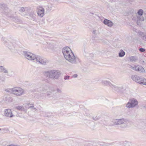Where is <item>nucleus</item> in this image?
I'll use <instances>...</instances> for the list:
<instances>
[{"label":"nucleus","mask_w":146,"mask_h":146,"mask_svg":"<svg viewBox=\"0 0 146 146\" xmlns=\"http://www.w3.org/2000/svg\"><path fill=\"white\" fill-rule=\"evenodd\" d=\"M12 89H6L5 90V91L8 92H10L12 93V91H11V90H12Z\"/></svg>","instance_id":"c9c22d12"},{"label":"nucleus","mask_w":146,"mask_h":146,"mask_svg":"<svg viewBox=\"0 0 146 146\" xmlns=\"http://www.w3.org/2000/svg\"><path fill=\"white\" fill-rule=\"evenodd\" d=\"M7 41H5V42L6 43H7V44H6V45L7 46L8 48L10 49H13L14 47L12 43H10V44H9V43L7 42Z\"/></svg>","instance_id":"4be33fe9"},{"label":"nucleus","mask_w":146,"mask_h":146,"mask_svg":"<svg viewBox=\"0 0 146 146\" xmlns=\"http://www.w3.org/2000/svg\"><path fill=\"white\" fill-rule=\"evenodd\" d=\"M64 57L66 60L72 63L76 64L79 61L78 58L75 56L72 51L68 53L66 56H64Z\"/></svg>","instance_id":"f03ea898"},{"label":"nucleus","mask_w":146,"mask_h":146,"mask_svg":"<svg viewBox=\"0 0 146 146\" xmlns=\"http://www.w3.org/2000/svg\"><path fill=\"white\" fill-rule=\"evenodd\" d=\"M0 7L2 9H3V13L5 15H6L9 16V10L6 7V6L5 4H1L0 5Z\"/></svg>","instance_id":"6e6552de"},{"label":"nucleus","mask_w":146,"mask_h":146,"mask_svg":"<svg viewBox=\"0 0 146 146\" xmlns=\"http://www.w3.org/2000/svg\"><path fill=\"white\" fill-rule=\"evenodd\" d=\"M141 63L142 64H143V65H144L145 64V62L144 61H143V60L141 61Z\"/></svg>","instance_id":"a19ab883"},{"label":"nucleus","mask_w":146,"mask_h":146,"mask_svg":"<svg viewBox=\"0 0 146 146\" xmlns=\"http://www.w3.org/2000/svg\"><path fill=\"white\" fill-rule=\"evenodd\" d=\"M137 24L139 26H140L142 24V21H143L144 20V18L143 17H140V16H137Z\"/></svg>","instance_id":"dca6fc26"},{"label":"nucleus","mask_w":146,"mask_h":146,"mask_svg":"<svg viewBox=\"0 0 146 146\" xmlns=\"http://www.w3.org/2000/svg\"><path fill=\"white\" fill-rule=\"evenodd\" d=\"M29 15L30 17V19L34 21H36L35 15L33 13V12L31 11L29 13Z\"/></svg>","instance_id":"a211bd4d"},{"label":"nucleus","mask_w":146,"mask_h":146,"mask_svg":"<svg viewBox=\"0 0 146 146\" xmlns=\"http://www.w3.org/2000/svg\"><path fill=\"white\" fill-rule=\"evenodd\" d=\"M110 86L115 91L119 92H122V90L123 88V87H119L113 84H111Z\"/></svg>","instance_id":"9d476101"},{"label":"nucleus","mask_w":146,"mask_h":146,"mask_svg":"<svg viewBox=\"0 0 146 146\" xmlns=\"http://www.w3.org/2000/svg\"><path fill=\"white\" fill-rule=\"evenodd\" d=\"M44 9L42 7H40L38 9L37 11V14L38 15L40 16L41 17H42L44 15Z\"/></svg>","instance_id":"2eb2a0df"},{"label":"nucleus","mask_w":146,"mask_h":146,"mask_svg":"<svg viewBox=\"0 0 146 146\" xmlns=\"http://www.w3.org/2000/svg\"><path fill=\"white\" fill-rule=\"evenodd\" d=\"M96 31L95 30H93V33L94 34H95L96 33Z\"/></svg>","instance_id":"c03bdc74"},{"label":"nucleus","mask_w":146,"mask_h":146,"mask_svg":"<svg viewBox=\"0 0 146 146\" xmlns=\"http://www.w3.org/2000/svg\"><path fill=\"white\" fill-rule=\"evenodd\" d=\"M139 35L143 40L146 41V33L140 32L139 33Z\"/></svg>","instance_id":"f3484780"},{"label":"nucleus","mask_w":146,"mask_h":146,"mask_svg":"<svg viewBox=\"0 0 146 146\" xmlns=\"http://www.w3.org/2000/svg\"><path fill=\"white\" fill-rule=\"evenodd\" d=\"M78 76V75L77 74H74L72 76V77L74 78H75L77 77Z\"/></svg>","instance_id":"ea45409f"},{"label":"nucleus","mask_w":146,"mask_h":146,"mask_svg":"<svg viewBox=\"0 0 146 146\" xmlns=\"http://www.w3.org/2000/svg\"><path fill=\"white\" fill-rule=\"evenodd\" d=\"M102 83L104 85L108 86H110L111 84V83L109 81L107 80H102Z\"/></svg>","instance_id":"6ab92c4d"},{"label":"nucleus","mask_w":146,"mask_h":146,"mask_svg":"<svg viewBox=\"0 0 146 146\" xmlns=\"http://www.w3.org/2000/svg\"><path fill=\"white\" fill-rule=\"evenodd\" d=\"M70 78V76H64V79L65 80H69Z\"/></svg>","instance_id":"f704fd0d"},{"label":"nucleus","mask_w":146,"mask_h":146,"mask_svg":"<svg viewBox=\"0 0 146 146\" xmlns=\"http://www.w3.org/2000/svg\"><path fill=\"white\" fill-rule=\"evenodd\" d=\"M36 96V98H37V97H36L37 96Z\"/></svg>","instance_id":"49530a36"},{"label":"nucleus","mask_w":146,"mask_h":146,"mask_svg":"<svg viewBox=\"0 0 146 146\" xmlns=\"http://www.w3.org/2000/svg\"><path fill=\"white\" fill-rule=\"evenodd\" d=\"M144 107L146 108V105L144 106Z\"/></svg>","instance_id":"a18cd8bd"},{"label":"nucleus","mask_w":146,"mask_h":146,"mask_svg":"<svg viewBox=\"0 0 146 146\" xmlns=\"http://www.w3.org/2000/svg\"><path fill=\"white\" fill-rule=\"evenodd\" d=\"M12 93L17 96H21L23 92V90L20 88H15L11 90Z\"/></svg>","instance_id":"423d86ee"},{"label":"nucleus","mask_w":146,"mask_h":146,"mask_svg":"<svg viewBox=\"0 0 146 146\" xmlns=\"http://www.w3.org/2000/svg\"><path fill=\"white\" fill-rule=\"evenodd\" d=\"M129 100L132 101V100H137L136 99H135L134 98H132L130 99H129Z\"/></svg>","instance_id":"37998d69"},{"label":"nucleus","mask_w":146,"mask_h":146,"mask_svg":"<svg viewBox=\"0 0 146 146\" xmlns=\"http://www.w3.org/2000/svg\"><path fill=\"white\" fill-rule=\"evenodd\" d=\"M129 59L131 62H135L138 60V58L136 56H131L130 57Z\"/></svg>","instance_id":"aec40b11"},{"label":"nucleus","mask_w":146,"mask_h":146,"mask_svg":"<svg viewBox=\"0 0 146 146\" xmlns=\"http://www.w3.org/2000/svg\"><path fill=\"white\" fill-rule=\"evenodd\" d=\"M100 118V117L98 116L96 117H93V119L94 120L96 121L98 120Z\"/></svg>","instance_id":"7c9ffc66"},{"label":"nucleus","mask_w":146,"mask_h":146,"mask_svg":"<svg viewBox=\"0 0 146 146\" xmlns=\"http://www.w3.org/2000/svg\"><path fill=\"white\" fill-rule=\"evenodd\" d=\"M138 104L137 101H130L126 104V107L128 108H133L137 106Z\"/></svg>","instance_id":"1a4fd4ad"},{"label":"nucleus","mask_w":146,"mask_h":146,"mask_svg":"<svg viewBox=\"0 0 146 146\" xmlns=\"http://www.w3.org/2000/svg\"><path fill=\"white\" fill-rule=\"evenodd\" d=\"M48 10L50 11L52 9V6L51 5H48Z\"/></svg>","instance_id":"72a5a7b5"},{"label":"nucleus","mask_w":146,"mask_h":146,"mask_svg":"<svg viewBox=\"0 0 146 146\" xmlns=\"http://www.w3.org/2000/svg\"><path fill=\"white\" fill-rule=\"evenodd\" d=\"M125 53L123 50H121L119 53V56L120 57H123L125 55Z\"/></svg>","instance_id":"b1692460"},{"label":"nucleus","mask_w":146,"mask_h":146,"mask_svg":"<svg viewBox=\"0 0 146 146\" xmlns=\"http://www.w3.org/2000/svg\"><path fill=\"white\" fill-rule=\"evenodd\" d=\"M3 70V71H2V72H3L4 73H7L8 72V71H7V70H6V69H5L4 68V70Z\"/></svg>","instance_id":"58836bf2"},{"label":"nucleus","mask_w":146,"mask_h":146,"mask_svg":"<svg viewBox=\"0 0 146 146\" xmlns=\"http://www.w3.org/2000/svg\"><path fill=\"white\" fill-rule=\"evenodd\" d=\"M3 99V100H12L10 96L9 95H5Z\"/></svg>","instance_id":"393cba45"},{"label":"nucleus","mask_w":146,"mask_h":146,"mask_svg":"<svg viewBox=\"0 0 146 146\" xmlns=\"http://www.w3.org/2000/svg\"><path fill=\"white\" fill-rule=\"evenodd\" d=\"M36 60L40 63V64L43 65H45L46 64V60L42 57H41L38 56L36 55Z\"/></svg>","instance_id":"0eeeda50"},{"label":"nucleus","mask_w":146,"mask_h":146,"mask_svg":"<svg viewBox=\"0 0 146 146\" xmlns=\"http://www.w3.org/2000/svg\"><path fill=\"white\" fill-rule=\"evenodd\" d=\"M39 89L40 91L41 90H42V91H44V90H43L44 88H43L40 87Z\"/></svg>","instance_id":"79ce46f5"},{"label":"nucleus","mask_w":146,"mask_h":146,"mask_svg":"<svg viewBox=\"0 0 146 146\" xmlns=\"http://www.w3.org/2000/svg\"><path fill=\"white\" fill-rule=\"evenodd\" d=\"M3 70H4L3 67L2 66H0V71L2 72Z\"/></svg>","instance_id":"e433bc0d"},{"label":"nucleus","mask_w":146,"mask_h":146,"mask_svg":"<svg viewBox=\"0 0 146 146\" xmlns=\"http://www.w3.org/2000/svg\"><path fill=\"white\" fill-rule=\"evenodd\" d=\"M54 91V89H53L51 91V92H47L46 93V95L48 98L52 96V95L53 94V92Z\"/></svg>","instance_id":"412c9836"},{"label":"nucleus","mask_w":146,"mask_h":146,"mask_svg":"<svg viewBox=\"0 0 146 146\" xmlns=\"http://www.w3.org/2000/svg\"><path fill=\"white\" fill-rule=\"evenodd\" d=\"M22 54L28 60H32L36 59V55L30 52L23 51Z\"/></svg>","instance_id":"39448f33"},{"label":"nucleus","mask_w":146,"mask_h":146,"mask_svg":"<svg viewBox=\"0 0 146 146\" xmlns=\"http://www.w3.org/2000/svg\"><path fill=\"white\" fill-rule=\"evenodd\" d=\"M26 105H27V104H26ZM30 105V104H27V105L28 106H26V108H32V110H34V109H35V110H36V109L35 108H33V106H29V105Z\"/></svg>","instance_id":"c756f323"},{"label":"nucleus","mask_w":146,"mask_h":146,"mask_svg":"<svg viewBox=\"0 0 146 146\" xmlns=\"http://www.w3.org/2000/svg\"><path fill=\"white\" fill-rule=\"evenodd\" d=\"M26 8L25 9L23 7H21L19 10V11L20 13H23V12L26 13Z\"/></svg>","instance_id":"cd10ccee"},{"label":"nucleus","mask_w":146,"mask_h":146,"mask_svg":"<svg viewBox=\"0 0 146 146\" xmlns=\"http://www.w3.org/2000/svg\"><path fill=\"white\" fill-rule=\"evenodd\" d=\"M16 109H17L18 110L20 111L24 110H25V108H24L23 106H18L15 107Z\"/></svg>","instance_id":"5701e85b"},{"label":"nucleus","mask_w":146,"mask_h":146,"mask_svg":"<svg viewBox=\"0 0 146 146\" xmlns=\"http://www.w3.org/2000/svg\"><path fill=\"white\" fill-rule=\"evenodd\" d=\"M143 11L142 9H139L137 12V14L140 16V17H142V15L143 14Z\"/></svg>","instance_id":"a878e982"},{"label":"nucleus","mask_w":146,"mask_h":146,"mask_svg":"<svg viewBox=\"0 0 146 146\" xmlns=\"http://www.w3.org/2000/svg\"><path fill=\"white\" fill-rule=\"evenodd\" d=\"M1 130V128H0V131Z\"/></svg>","instance_id":"de8ad7c7"},{"label":"nucleus","mask_w":146,"mask_h":146,"mask_svg":"<svg viewBox=\"0 0 146 146\" xmlns=\"http://www.w3.org/2000/svg\"><path fill=\"white\" fill-rule=\"evenodd\" d=\"M131 79L134 81L141 84L146 85V79L137 75H132Z\"/></svg>","instance_id":"7ed1b4c3"},{"label":"nucleus","mask_w":146,"mask_h":146,"mask_svg":"<svg viewBox=\"0 0 146 146\" xmlns=\"http://www.w3.org/2000/svg\"><path fill=\"white\" fill-rule=\"evenodd\" d=\"M14 19H15L14 21L16 23H18L21 22V21L17 17H14Z\"/></svg>","instance_id":"c85d7f7f"},{"label":"nucleus","mask_w":146,"mask_h":146,"mask_svg":"<svg viewBox=\"0 0 146 146\" xmlns=\"http://www.w3.org/2000/svg\"><path fill=\"white\" fill-rule=\"evenodd\" d=\"M43 73L45 76L53 80L58 79L61 74L60 72L56 70L45 71Z\"/></svg>","instance_id":"f257e3e1"},{"label":"nucleus","mask_w":146,"mask_h":146,"mask_svg":"<svg viewBox=\"0 0 146 146\" xmlns=\"http://www.w3.org/2000/svg\"><path fill=\"white\" fill-rule=\"evenodd\" d=\"M113 123L115 125H121V127L123 128H126L127 126V124L125 123V119L122 118L119 119H114L113 120Z\"/></svg>","instance_id":"20e7f679"},{"label":"nucleus","mask_w":146,"mask_h":146,"mask_svg":"<svg viewBox=\"0 0 146 146\" xmlns=\"http://www.w3.org/2000/svg\"><path fill=\"white\" fill-rule=\"evenodd\" d=\"M139 50L141 52H145V49L143 48H140L139 49Z\"/></svg>","instance_id":"473e14b6"},{"label":"nucleus","mask_w":146,"mask_h":146,"mask_svg":"<svg viewBox=\"0 0 146 146\" xmlns=\"http://www.w3.org/2000/svg\"><path fill=\"white\" fill-rule=\"evenodd\" d=\"M4 114L6 116L9 117H12L13 116L11 110L9 109H5L4 110Z\"/></svg>","instance_id":"9b49d317"},{"label":"nucleus","mask_w":146,"mask_h":146,"mask_svg":"<svg viewBox=\"0 0 146 146\" xmlns=\"http://www.w3.org/2000/svg\"><path fill=\"white\" fill-rule=\"evenodd\" d=\"M123 143L125 146H131L132 145L131 143V142L126 141H124Z\"/></svg>","instance_id":"bb28decb"},{"label":"nucleus","mask_w":146,"mask_h":146,"mask_svg":"<svg viewBox=\"0 0 146 146\" xmlns=\"http://www.w3.org/2000/svg\"><path fill=\"white\" fill-rule=\"evenodd\" d=\"M127 68H131V69H134L133 66H132L129 64H127Z\"/></svg>","instance_id":"2f4dec72"},{"label":"nucleus","mask_w":146,"mask_h":146,"mask_svg":"<svg viewBox=\"0 0 146 146\" xmlns=\"http://www.w3.org/2000/svg\"><path fill=\"white\" fill-rule=\"evenodd\" d=\"M72 52L71 49L68 47H64L62 49V52L64 56H66V54L69 53L70 52Z\"/></svg>","instance_id":"ddd939ff"},{"label":"nucleus","mask_w":146,"mask_h":146,"mask_svg":"<svg viewBox=\"0 0 146 146\" xmlns=\"http://www.w3.org/2000/svg\"><path fill=\"white\" fill-rule=\"evenodd\" d=\"M133 70L136 71H138L140 72H143L145 71L144 68L141 66L137 65V66L135 65L133 66Z\"/></svg>","instance_id":"f8f14e48"},{"label":"nucleus","mask_w":146,"mask_h":146,"mask_svg":"<svg viewBox=\"0 0 146 146\" xmlns=\"http://www.w3.org/2000/svg\"><path fill=\"white\" fill-rule=\"evenodd\" d=\"M57 92L58 93H62V91L59 89L58 88H57Z\"/></svg>","instance_id":"4c0bfd02"},{"label":"nucleus","mask_w":146,"mask_h":146,"mask_svg":"<svg viewBox=\"0 0 146 146\" xmlns=\"http://www.w3.org/2000/svg\"><path fill=\"white\" fill-rule=\"evenodd\" d=\"M103 23L105 25L110 27L112 26L113 25V23L112 21L106 19H104Z\"/></svg>","instance_id":"4468645a"}]
</instances>
